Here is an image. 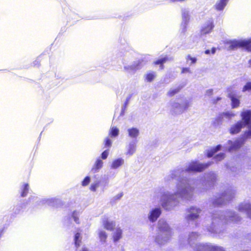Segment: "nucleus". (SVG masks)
Masks as SVG:
<instances>
[{"mask_svg":"<svg viewBox=\"0 0 251 251\" xmlns=\"http://www.w3.org/2000/svg\"><path fill=\"white\" fill-rule=\"evenodd\" d=\"M211 165V162L200 163L198 161H192L189 163L185 168H178L171 172L170 177L177 180L176 185V191L172 193L164 187H159L155 190L153 195L154 200L160 198L161 206L166 210L173 209L178 203V198L184 200L192 199L194 191L196 188L207 189L214 184L216 181V175L213 172L206 174L203 179L200 181L188 179L184 177L187 173L201 172Z\"/></svg>","mask_w":251,"mask_h":251,"instance_id":"f257e3e1","label":"nucleus"},{"mask_svg":"<svg viewBox=\"0 0 251 251\" xmlns=\"http://www.w3.org/2000/svg\"><path fill=\"white\" fill-rule=\"evenodd\" d=\"M211 220L210 224H207L206 229L209 234L220 236L224 229V224L231 222H238L240 220V217L232 211H226L213 214Z\"/></svg>","mask_w":251,"mask_h":251,"instance_id":"f03ea898","label":"nucleus"},{"mask_svg":"<svg viewBox=\"0 0 251 251\" xmlns=\"http://www.w3.org/2000/svg\"><path fill=\"white\" fill-rule=\"evenodd\" d=\"M242 122L244 124L248 126V130L245 132L242 138L238 139L234 141L229 140L228 141L229 147V151H236L239 149L244 143L246 139L251 137V110H244L241 113Z\"/></svg>","mask_w":251,"mask_h":251,"instance_id":"7ed1b4c3","label":"nucleus"},{"mask_svg":"<svg viewBox=\"0 0 251 251\" xmlns=\"http://www.w3.org/2000/svg\"><path fill=\"white\" fill-rule=\"evenodd\" d=\"M158 233L155 241L159 245L167 243L172 236V230L164 219H160L157 223Z\"/></svg>","mask_w":251,"mask_h":251,"instance_id":"20e7f679","label":"nucleus"},{"mask_svg":"<svg viewBox=\"0 0 251 251\" xmlns=\"http://www.w3.org/2000/svg\"><path fill=\"white\" fill-rule=\"evenodd\" d=\"M236 191L234 188H229L227 189L224 193L213 200V205L214 206H219L226 203L233 198L236 194Z\"/></svg>","mask_w":251,"mask_h":251,"instance_id":"39448f33","label":"nucleus"},{"mask_svg":"<svg viewBox=\"0 0 251 251\" xmlns=\"http://www.w3.org/2000/svg\"><path fill=\"white\" fill-rule=\"evenodd\" d=\"M226 44L229 45L230 50H234L237 48L244 47L249 51H251V37L248 40H232L227 41Z\"/></svg>","mask_w":251,"mask_h":251,"instance_id":"423d86ee","label":"nucleus"},{"mask_svg":"<svg viewBox=\"0 0 251 251\" xmlns=\"http://www.w3.org/2000/svg\"><path fill=\"white\" fill-rule=\"evenodd\" d=\"M190 105V101L186 100H183L181 103L175 101L172 103L171 111L174 114H181L186 110Z\"/></svg>","mask_w":251,"mask_h":251,"instance_id":"0eeeda50","label":"nucleus"},{"mask_svg":"<svg viewBox=\"0 0 251 251\" xmlns=\"http://www.w3.org/2000/svg\"><path fill=\"white\" fill-rule=\"evenodd\" d=\"M201 212V208L196 206H191L187 209L185 219L188 222L194 221L199 218Z\"/></svg>","mask_w":251,"mask_h":251,"instance_id":"6e6552de","label":"nucleus"},{"mask_svg":"<svg viewBox=\"0 0 251 251\" xmlns=\"http://www.w3.org/2000/svg\"><path fill=\"white\" fill-rule=\"evenodd\" d=\"M195 251H225L222 247L211 244H197Z\"/></svg>","mask_w":251,"mask_h":251,"instance_id":"1a4fd4ad","label":"nucleus"},{"mask_svg":"<svg viewBox=\"0 0 251 251\" xmlns=\"http://www.w3.org/2000/svg\"><path fill=\"white\" fill-rule=\"evenodd\" d=\"M228 97L231 101V107L236 108L239 106L240 101L239 100L240 96L237 95L236 91L233 89L232 87H229L227 89Z\"/></svg>","mask_w":251,"mask_h":251,"instance_id":"9d476101","label":"nucleus"},{"mask_svg":"<svg viewBox=\"0 0 251 251\" xmlns=\"http://www.w3.org/2000/svg\"><path fill=\"white\" fill-rule=\"evenodd\" d=\"M162 213V209L160 207L151 208L148 214V219L152 223L155 222Z\"/></svg>","mask_w":251,"mask_h":251,"instance_id":"9b49d317","label":"nucleus"},{"mask_svg":"<svg viewBox=\"0 0 251 251\" xmlns=\"http://www.w3.org/2000/svg\"><path fill=\"white\" fill-rule=\"evenodd\" d=\"M143 65V61L139 60L131 65L124 66V69L129 74H134L137 70L141 69Z\"/></svg>","mask_w":251,"mask_h":251,"instance_id":"f8f14e48","label":"nucleus"},{"mask_svg":"<svg viewBox=\"0 0 251 251\" xmlns=\"http://www.w3.org/2000/svg\"><path fill=\"white\" fill-rule=\"evenodd\" d=\"M238 210L241 212L245 213L248 217L251 219V203L249 202H243L238 206Z\"/></svg>","mask_w":251,"mask_h":251,"instance_id":"ddd939ff","label":"nucleus"},{"mask_svg":"<svg viewBox=\"0 0 251 251\" xmlns=\"http://www.w3.org/2000/svg\"><path fill=\"white\" fill-rule=\"evenodd\" d=\"M137 141L133 140L129 142L126 146V155L131 156L136 151V150Z\"/></svg>","mask_w":251,"mask_h":251,"instance_id":"4468645a","label":"nucleus"},{"mask_svg":"<svg viewBox=\"0 0 251 251\" xmlns=\"http://www.w3.org/2000/svg\"><path fill=\"white\" fill-rule=\"evenodd\" d=\"M61 201L59 199L56 198L43 199L40 202L42 204H47L51 206H57L60 203Z\"/></svg>","mask_w":251,"mask_h":251,"instance_id":"2eb2a0df","label":"nucleus"},{"mask_svg":"<svg viewBox=\"0 0 251 251\" xmlns=\"http://www.w3.org/2000/svg\"><path fill=\"white\" fill-rule=\"evenodd\" d=\"M213 22L211 20H209L206 22L203 25L201 30L202 34H206L210 33L214 28Z\"/></svg>","mask_w":251,"mask_h":251,"instance_id":"dca6fc26","label":"nucleus"},{"mask_svg":"<svg viewBox=\"0 0 251 251\" xmlns=\"http://www.w3.org/2000/svg\"><path fill=\"white\" fill-rule=\"evenodd\" d=\"M246 126L241 121L238 122L236 124L232 126L230 128V133L231 134H237L239 132L241 129Z\"/></svg>","mask_w":251,"mask_h":251,"instance_id":"f3484780","label":"nucleus"},{"mask_svg":"<svg viewBox=\"0 0 251 251\" xmlns=\"http://www.w3.org/2000/svg\"><path fill=\"white\" fill-rule=\"evenodd\" d=\"M103 164V162L102 160L100 158H97L93 166V167L91 169V172L93 173H98L102 167Z\"/></svg>","mask_w":251,"mask_h":251,"instance_id":"a211bd4d","label":"nucleus"},{"mask_svg":"<svg viewBox=\"0 0 251 251\" xmlns=\"http://www.w3.org/2000/svg\"><path fill=\"white\" fill-rule=\"evenodd\" d=\"M182 22L181 23V26L183 27V30H184L186 28V25L189 21V12L186 9L182 10Z\"/></svg>","mask_w":251,"mask_h":251,"instance_id":"6ab92c4d","label":"nucleus"},{"mask_svg":"<svg viewBox=\"0 0 251 251\" xmlns=\"http://www.w3.org/2000/svg\"><path fill=\"white\" fill-rule=\"evenodd\" d=\"M229 0H218L216 2L214 7L217 11H223Z\"/></svg>","mask_w":251,"mask_h":251,"instance_id":"aec40b11","label":"nucleus"},{"mask_svg":"<svg viewBox=\"0 0 251 251\" xmlns=\"http://www.w3.org/2000/svg\"><path fill=\"white\" fill-rule=\"evenodd\" d=\"M102 224L104 227L108 230H112L115 226V224L114 222L109 221L106 217L102 219Z\"/></svg>","mask_w":251,"mask_h":251,"instance_id":"412c9836","label":"nucleus"},{"mask_svg":"<svg viewBox=\"0 0 251 251\" xmlns=\"http://www.w3.org/2000/svg\"><path fill=\"white\" fill-rule=\"evenodd\" d=\"M124 159L122 158H118L112 161L110 167L112 169H117L124 164Z\"/></svg>","mask_w":251,"mask_h":251,"instance_id":"4be33fe9","label":"nucleus"},{"mask_svg":"<svg viewBox=\"0 0 251 251\" xmlns=\"http://www.w3.org/2000/svg\"><path fill=\"white\" fill-rule=\"evenodd\" d=\"M127 131L128 136L132 139H136L139 135V130L136 127L129 128Z\"/></svg>","mask_w":251,"mask_h":251,"instance_id":"5701e85b","label":"nucleus"},{"mask_svg":"<svg viewBox=\"0 0 251 251\" xmlns=\"http://www.w3.org/2000/svg\"><path fill=\"white\" fill-rule=\"evenodd\" d=\"M199 236V235L197 232H192L191 233H190L187 239V242L192 247L193 245L195 243V241H197Z\"/></svg>","mask_w":251,"mask_h":251,"instance_id":"b1692460","label":"nucleus"},{"mask_svg":"<svg viewBox=\"0 0 251 251\" xmlns=\"http://www.w3.org/2000/svg\"><path fill=\"white\" fill-rule=\"evenodd\" d=\"M200 40V37L198 36L194 35L190 37L189 42L190 45L189 48H193L195 46Z\"/></svg>","mask_w":251,"mask_h":251,"instance_id":"393cba45","label":"nucleus"},{"mask_svg":"<svg viewBox=\"0 0 251 251\" xmlns=\"http://www.w3.org/2000/svg\"><path fill=\"white\" fill-rule=\"evenodd\" d=\"M119 130L117 127L115 126H112L110 128L109 131V135L111 137H116L119 135Z\"/></svg>","mask_w":251,"mask_h":251,"instance_id":"a878e982","label":"nucleus"},{"mask_svg":"<svg viewBox=\"0 0 251 251\" xmlns=\"http://www.w3.org/2000/svg\"><path fill=\"white\" fill-rule=\"evenodd\" d=\"M29 189V185L27 183H24L21 187V195L22 197L26 196Z\"/></svg>","mask_w":251,"mask_h":251,"instance_id":"bb28decb","label":"nucleus"},{"mask_svg":"<svg viewBox=\"0 0 251 251\" xmlns=\"http://www.w3.org/2000/svg\"><path fill=\"white\" fill-rule=\"evenodd\" d=\"M122 231L120 228L116 229L115 232L113 234V239L115 242H116L119 240L122 237Z\"/></svg>","mask_w":251,"mask_h":251,"instance_id":"cd10ccee","label":"nucleus"},{"mask_svg":"<svg viewBox=\"0 0 251 251\" xmlns=\"http://www.w3.org/2000/svg\"><path fill=\"white\" fill-rule=\"evenodd\" d=\"M235 116V114L232 112H226L223 113L221 116L218 117L217 119V121L220 120L221 118L226 117L228 119H230Z\"/></svg>","mask_w":251,"mask_h":251,"instance_id":"c85d7f7f","label":"nucleus"},{"mask_svg":"<svg viewBox=\"0 0 251 251\" xmlns=\"http://www.w3.org/2000/svg\"><path fill=\"white\" fill-rule=\"evenodd\" d=\"M222 146L221 145H219L217 146L216 147L212 149L210 151H209L207 153V156L208 157H212L216 152L218 151H220L221 149Z\"/></svg>","mask_w":251,"mask_h":251,"instance_id":"c756f323","label":"nucleus"},{"mask_svg":"<svg viewBox=\"0 0 251 251\" xmlns=\"http://www.w3.org/2000/svg\"><path fill=\"white\" fill-rule=\"evenodd\" d=\"M99 236L100 239V241L101 242L105 243L106 239L107 238V234L105 231L103 230H99Z\"/></svg>","mask_w":251,"mask_h":251,"instance_id":"7c9ffc66","label":"nucleus"},{"mask_svg":"<svg viewBox=\"0 0 251 251\" xmlns=\"http://www.w3.org/2000/svg\"><path fill=\"white\" fill-rule=\"evenodd\" d=\"M182 86H178L176 88H172L168 92L167 95L169 96L172 97L178 93L179 90L182 88Z\"/></svg>","mask_w":251,"mask_h":251,"instance_id":"2f4dec72","label":"nucleus"},{"mask_svg":"<svg viewBox=\"0 0 251 251\" xmlns=\"http://www.w3.org/2000/svg\"><path fill=\"white\" fill-rule=\"evenodd\" d=\"M74 241L75 247L76 248L79 247L81 241V237L79 233L77 232L75 234Z\"/></svg>","mask_w":251,"mask_h":251,"instance_id":"473e14b6","label":"nucleus"},{"mask_svg":"<svg viewBox=\"0 0 251 251\" xmlns=\"http://www.w3.org/2000/svg\"><path fill=\"white\" fill-rule=\"evenodd\" d=\"M156 76V74L155 72H149L146 75V79L148 82L152 81Z\"/></svg>","mask_w":251,"mask_h":251,"instance_id":"72a5a7b5","label":"nucleus"},{"mask_svg":"<svg viewBox=\"0 0 251 251\" xmlns=\"http://www.w3.org/2000/svg\"><path fill=\"white\" fill-rule=\"evenodd\" d=\"M168 60V58L167 56H165L164 57L158 59L157 61L155 62V64L156 65H160L161 69L163 68V64L165 63Z\"/></svg>","mask_w":251,"mask_h":251,"instance_id":"f704fd0d","label":"nucleus"},{"mask_svg":"<svg viewBox=\"0 0 251 251\" xmlns=\"http://www.w3.org/2000/svg\"><path fill=\"white\" fill-rule=\"evenodd\" d=\"M79 215V213L78 212L76 211H74L72 214V217L74 219V221L76 224H79V219H78V216Z\"/></svg>","mask_w":251,"mask_h":251,"instance_id":"c9c22d12","label":"nucleus"},{"mask_svg":"<svg viewBox=\"0 0 251 251\" xmlns=\"http://www.w3.org/2000/svg\"><path fill=\"white\" fill-rule=\"evenodd\" d=\"M104 144L105 147L110 148L112 145V141L108 137H107L104 139Z\"/></svg>","mask_w":251,"mask_h":251,"instance_id":"e433bc0d","label":"nucleus"},{"mask_svg":"<svg viewBox=\"0 0 251 251\" xmlns=\"http://www.w3.org/2000/svg\"><path fill=\"white\" fill-rule=\"evenodd\" d=\"M99 187V182H96L95 183H92L90 189L93 192H95L97 189Z\"/></svg>","mask_w":251,"mask_h":251,"instance_id":"4c0bfd02","label":"nucleus"},{"mask_svg":"<svg viewBox=\"0 0 251 251\" xmlns=\"http://www.w3.org/2000/svg\"><path fill=\"white\" fill-rule=\"evenodd\" d=\"M186 59L187 62H188L189 60L191 61L190 65L196 63L197 60L196 57H193L190 55H188L186 58Z\"/></svg>","mask_w":251,"mask_h":251,"instance_id":"58836bf2","label":"nucleus"},{"mask_svg":"<svg viewBox=\"0 0 251 251\" xmlns=\"http://www.w3.org/2000/svg\"><path fill=\"white\" fill-rule=\"evenodd\" d=\"M90 177L89 176H87L84 178L83 180L82 181L81 185L83 186H86L89 184V183L90 182Z\"/></svg>","mask_w":251,"mask_h":251,"instance_id":"ea45409f","label":"nucleus"},{"mask_svg":"<svg viewBox=\"0 0 251 251\" xmlns=\"http://www.w3.org/2000/svg\"><path fill=\"white\" fill-rule=\"evenodd\" d=\"M225 158V154L224 153H220L217 154L215 157V159L217 161H221Z\"/></svg>","mask_w":251,"mask_h":251,"instance_id":"a19ab883","label":"nucleus"},{"mask_svg":"<svg viewBox=\"0 0 251 251\" xmlns=\"http://www.w3.org/2000/svg\"><path fill=\"white\" fill-rule=\"evenodd\" d=\"M251 90V82H247L243 88V92H245V91H249Z\"/></svg>","mask_w":251,"mask_h":251,"instance_id":"79ce46f5","label":"nucleus"},{"mask_svg":"<svg viewBox=\"0 0 251 251\" xmlns=\"http://www.w3.org/2000/svg\"><path fill=\"white\" fill-rule=\"evenodd\" d=\"M109 154V151L108 150H105L104 151L102 152V153L101 154V157L102 159H105L107 158V156Z\"/></svg>","mask_w":251,"mask_h":251,"instance_id":"37998d69","label":"nucleus"},{"mask_svg":"<svg viewBox=\"0 0 251 251\" xmlns=\"http://www.w3.org/2000/svg\"><path fill=\"white\" fill-rule=\"evenodd\" d=\"M181 73H192V72L189 68H183L181 70Z\"/></svg>","mask_w":251,"mask_h":251,"instance_id":"c03bdc74","label":"nucleus"},{"mask_svg":"<svg viewBox=\"0 0 251 251\" xmlns=\"http://www.w3.org/2000/svg\"><path fill=\"white\" fill-rule=\"evenodd\" d=\"M123 193H120L117 194V195H116L114 197V199L115 200H119L121 199V198L123 197Z\"/></svg>","mask_w":251,"mask_h":251,"instance_id":"a18cd8bd","label":"nucleus"},{"mask_svg":"<svg viewBox=\"0 0 251 251\" xmlns=\"http://www.w3.org/2000/svg\"><path fill=\"white\" fill-rule=\"evenodd\" d=\"M213 90L212 89H209L206 90V95L208 96H210L212 94Z\"/></svg>","mask_w":251,"mask_h":251,"instance_id":"49530a36","label":"nucleus"},{"mask_svg":"<svg viewBox=\"0 0 251 251\" xmlns=\"http://www.w3.org/2000/svg\"><path fill=\"white\" fill-rule=\"evenodd\" d=\"M221 98L220 97H217L216 99L213 100V103H216L219 100H221Z\"/></svg>","mask_w":251,"mask_h":251,"instance_id":"de8ad7c7","label":"nucleus"},{"mask_svg":"<svg viewBox=\"0 0 251 251\" xmlns=\"http://www.w3.org/2000/svg\"><path fill=\"white\" fill-rule=\"evenodd\" d=\"M171 2H176V1H180V2H182V1H185V0H169Z\"/></svg>","mask_w":251,"mask_h":251,"instance_id":"09e8293b","label":"nucleus"},{"mask_svg":"<svg viewBox=\"0 0 251 251\" xmlns=\"http://www.w3.org/2000/svg\"><path fill=\"white\" fill-rule=\"evenodd\" d=\"M210 50H206L205 51V53L206 54H210Z\"/></svg>","mask_w":251,"mask_h":251,"instance_id":"8fccbe9b","label":"nucleus"},{"mask_svg":"<svg viewBox=\"0 0 251 251\" xmlns=\"http://www.w3.org/2000/svg\"><path fill=\"white\" fill-rule=\"evenodd\" d=\"M215 51H216V49L214 48H212V50H211L212 53L214 54L215 53Z\"/></svg>","mask_w":251,"mask_h":251,"instance_id":"3c124183","label":"nucleus"},{"mask_svg":"<svg viewBox=\"0 0 251 251\" xmlns=\"http://www.w3.org/2000/svg\"><path fill=\"white\" fill-rule=\"evenodd\" d=\"M129 99H130V97L127 98L126 102L125 103L126 105L127 104L128 101L129 100Z\"/></svg>","mask_w":251,"mask_h":251,"instance_id":"603ef678","label":"nucleus"},{"mask_svg":"<svg viewBox=\"0 0 251 251\" xmlns=\"http://www.w3.org/2000/svg\"><path fill=\"white\" fill-rule=\"evenodd\" d=\"M81 251H89L86 248H83Z\"/></svg>","mask_w":251,"mask_h":251,"instance_id":"864d4df0","label":"nucleus"},{"mask_svg":"<svg viewBox=\"0 0 251 251\" xmlns=\"http://www.w3.org/2000/svg\"><path fill=\"white\" fill-rule=\"evenodd\" d=\"M249 64L250 65V67L251 68V59L249 60Z\"/></svg>","mask_w":251,"mask_h":251,"instance_id":"5fc2aeb1","label":"nucleus"}]
</instances>
